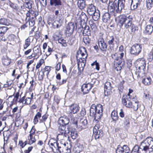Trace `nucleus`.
<instances>
[{"mask_svg":"<svg viewBox=\"0 0 153 153\" xmlns=\"http://www.w3.org/2000/svg\"><path fill=\"white\" fill-rule=\"evenodd\" d=\"M0 24L7 25H8V23L7 22V20L4 18L1 19L0 21Z\"/></svg>","mask_w":153,"mask_h":153,"instance_id":"50","label":"nucleus"},{"mask_svg":"<svg viewBox=\"0 0 153 153\" xmlns=\"http://www.w3.org/2000/svg\"><path fill=\"white\" fill-rule=\"evenodd\" d=\"M62 24L59 23V21L57 20L54 21L53 23L51 24V27L54 28H58Z\"/></svg>","mask_w":153,"mask_h":153,"instance_id":"41","label":"nucleus"},{"mask_svg":"<svg viewBox=\"0 0 153 153\" xmlns=\"http://www.w3.org/2000/svg\"><path fill=\"white\" fill-rule=\"evenodd\" d=\"M85 26L83 30V34L84 35H87L88 36L91 35V31L89 29V27L88 26L85 25Z\"/></svg>","mask_w":153,"mask_h":153,"instance_id":"30","label":"nucleus"},{"mask_svg":"<svg viewBox=\"0 0 153 153\" xmlns=\"http://www.w3.org/2000/svg\"><path fill=\"white\" fill-rule=\"evenodd\" d=\"M145 30L148 34H150L153 30V27L151 25H148L146 27Z\"/></svg>","mask_w":153,"mask_h":153,"instance_id":"39","label":"nucleus"},{"mask_svg":"<svg viewBox=\"0 0 153 153\" xmlns=\"http://www.w3.org/2000/svg\"><path fill=\"white\" fill-rule=\"evenodd\" d=\"M117 13V16H116L114 15L115 17H116L115 20L116 22L120 24L121 26H123L125 22V28L127 29L130 28L132 32L134 33L135 31L137 30L138 27L132 23V18L131 16L129 15L127 17L124 15L118 16L117 15V13Z\"/></svg>","mask_w":153,"mask_h":153,"instance_id":"1","label":"nucleus"},{"mask_svg":"<svg viewBox=\"0 0 153 153\" xmlns=\"http://www.w3.org/2000/svg\"><path fill=\"white\" fill-rule=\"evenodd\" d=\"M87 120L85 118L81 119L76 125V128L79 130L86 128L87 127Z\"/></svg>","mask_w":153,"mask_h":153,"instance_id":"14","label":"nucleus"},{"mask_svg":"<svg viewBox=\"0 0 153 153\" xmlns=\"http://www.w3.org/2000/svg\"><path fill=\"white\" fill-rule=\"evenodd\" d=\"M41 117V113L39 112H37L34 117L33 122L34 124H36L38 122V118Z\"/></svg>","mask_w":153,"mask_h":153,"instance_id":"42","label":"nucleus"},{"mask_svg":"<svg viewBox=\"0 0 153 153\" xmlns=\"http://www.w3.org/2000/svg\"><path fill=\"white\" fill-rule=\"evenodd\" d=\"M87 56V54L86 48L84 47L81 48L76 55L77 60H79L78 64H79L82 62V63L81 65L82 67V66L83 67H84L86 62V58Z\"/></svg>","mask_w":153,"mask_h":153,"instance_id":"9","label":"nucleus"},{"mask_svg":"<svg viewBox=\"0 0 153 153\" xmlns=\"http://www.w3.org/2000/svg\"><path fill=\"white\" fill-rule=\"evenodd\" d=\"M71 122L73 124L75 125V126L76 127V125L78 123V118L73 116L71 117Z\"/></svg>","mask_w":153,"mask_h":153,"instance_id":"43","label":"nucleus"},{"mask_svg":"<svg viewBox=\"0 0 153 153\" xmlns=\"http://www.w3.org/2000/svg\"><path fill=\"white\" fill-rule=\"evenodd\" d=\"M77 4L80 9H83L85 7V1L84 0H78Z\"/></svg>","mask_w":153,"mask_h":153,"instance_id":"35","label":"nucleus"},{"mask_svg":"<svg viewBox=\"0 0 153 153\" xmlns=\"http://www.w3.org/2000/svg\"><path fill=\"white\" fill-rule=\"evenodd\" d=\"M86 114L85 109L83 108L81 110L80 112V114L82 116H84Z\"/></svg>","mask_w":153,"mask_h":153,"instance_id":"59","label":"nucleus"},{"mask_svg":"<svg viewBox=\"0 0 153 153\" xmlns=\"http://www.w3.org/2000/svg\"><path fill=\"white\" fill-rule=\"evenodd\" d=\"M124 0H115L113 3H109L108 10L114 16H117V13H120L124 7Z\"/></svg>","mask_w":153,"mask_h":153,"instance_id":"4","label":"nucleus"},{"mask_svg":"<svg viewBox=\"0 0 153 153\" xmlns=\"http://www.w3.org/2000/svg\"><path fill=\"white\" fill-rule=\"evenodd\" d=\"M129 152V148L126 145L123 146H119L116 151V153H128Z\"/></svg>","mask_w":153,"mask_h":153,"instance_id":"17","label":"nucleus"},{"mask_svg":"<svg viewBox=\"0 0 153 153\" xmlns=\"http://www.w3.org/2000/svg\"><path fill=\"white\" fill-rule=\"evenodd\" d=\"M92 15L93 19L94 21H97L99 18L100 16L99 11V10H96Z\"/></svg>","mask_w":153,"mask_h":153,"instance_id":"36","label":"nucleus"},{"mask_svg":"<svg viewBox=\"0 0 153 153\" xmlns=\"http://www.w3.org/2000/svg\"><path fill=\"white\" fill-rule=\"evenodd\" d=\"M44 61V60L43 59H40L39 62L37 63L36 65V69H39L40 67L42 65V63H43Z\"/></svg>","mask_w":153,"mask_h":153,"instance_id":"51","label":"nucleus"},{"mask_svg":"<svg viewBox=\"0 0 153 153\" xmlns=\"http://www.w3.org/2000/svg\"><path fill=\"white\" fill-rule=\"evenodd\" d=\"M102 20L103 22L109 24L111 22L110 19V15L108 12H106L103 14L102 16Z\"/></svg>","mask_w":153,"mask_h":153,"instance_id":"21","label":"nucleus"},{"mask_svg":"<svg viewBox=\"0 0 153 153\" xmlns=\"http://www.w3.org/2000/svg\"><path fill=\"white\" fill-rule=\"evenodd\" d=\"M124 125L127 127L128 126L129 124V122L128 118H125L124 120Z\"/></svg>","mask_w":153,"mask_h":153,"instance_id":"54","label":"nucleus"},{"mask_svg":"<svg viewBox=\"0 0 153 153\" xmlns=\"http://www.w3.org/2000/svg\"><path fill=\"white\" fill-rule=\"evenodd\" d=\"M136 62L137 64V67L135 74L137 77H142L145 73L146 61L145 59L140 58L137 59Z\"/></svg>","mask_w":153,"mask_h":153,"instance_id":"6","label":"nucleus"},{"mask_svg":"<svg viewBox=\"0 0 153 153\" xmlns=\"http://www.w3.org/2000/svg\"><path fill=\"white\" fill-rule=\"evenodd\" d=\"M99 125H96L93 128V134L95 139L99 138L102 136V131L101 130H99Z\"/></svg>","mask_w":153,"mask_h":153,"instance_id":"15","label":"nucleus"},{"mask_svg":"<svg viewBox=\"0 0 153 153\" xmlns=\"http://www.w3.org/2000/svg\"><path fill=\"white\" fill-rule=\"evenodd\" d=\"M52 51L53 50L52 49L48 46V54H46V55H49Z\"/></svg>","mask_w":153,"mask_h":153,"instance_id":"64","label":"nucleus"},{"mask_svg":"<svg viewBox=\"0 0 153 153\" xmlns=\"http://www.w3.org/2000/svg\"><path fill=\"white\" fill-rule=\"evenodd\" d=\"M98 41L99 46L100 49L102 51H105L107 48V45L103 38L101 36L99 37Z\"/></svg>","mask_w":153,"mask_h":153,"instance_id":"16","label":"nucleus"},{"mask_svg":"<svg viewBox=\"0 0 153 153\" xmlns=\"http://www.w3.org/2000/svg\"><path fill=\"white\" fill-rule=\"evenodd\" d=\"M119 115L121 117L123 118L124 117V113L122 109H121L120 110V112L119 113Z\"/></svg>","mask_w":153,"mask_h":153,"instance_id":"57","label":"nucleus"},{"mask_svg":"<svg viewBox=\"0 0 153 153\" xmlns=\"http://www.w3.org/2000/svg\"><path fill=\"white\" fill-rule=\"evenodd\" d=\"M80 18L82 21H87L88 19L86 14L84 12H82L80 15Z\"/></svg>","mask_w":153,"mask_h":153,"instance_id":"45","label":"nucleus"},{"mask_svg":"<svg viewBox=\"0 0 153 153\" xmlns=\"http://www.w3.org/2000/svg\"><path fill=\"white\" fill-rule=\"evenodd\" d=\"M30 38L28 37L25 40V44L23 45V48L24 49H26L30 45Z\"/></svg>","mask_w":153,"mask_h":153,"instance_id":"37","label":"nucleus"},{"mask_svg":"<svg viewBox=\"0 0 153 153\" xmlns=\"http://www.w3.org/2000/svg\"><path fill=\"white\" fill-rule=\"evenodd\" d=\"M131 97L129 96H123L122 98V102L123 105L128 108H132L134 110L136 111L138 109V101H135L132 105L130 100Z\"/></svg>","mask_w":153,"mask_h":153,"instance_id":"10","label":"nucleus"},{"mask_svg":"<svg viewBox=\"0 0 153 153\" xmlns=\"http://www.w3.org/2000/svg\"><path fill=\"white\" fill-rule=\"evenodd\" d=\"M83 41L86 44H89L90 42V39L88 36L84 37L83 39Z\"/></svg>","mask_w":153,"mask_h":153,"instance_id":"52","label":"nucleus"},{"mask_svg":"<svg viewBox=\"0 0 153 153\" xmlns=\"http://www.w3.org/2000/svg\"><path fill=\"white\" fill-rule=\"evenodd\" d=\"M24 7H25L26 8H28L29 10L32 7L31 4L29 1L25 2L24 4Z\"/></svg>","mask_w":153,"mask_h":153,"instance_id":"47","label":"nucleus"},{"mask_svg":"<svg viewBox=\"0 0 153 153\" xmlns=\"http://www.w3.org/2000/svg\"><path fill=\"white\" fill-rule=\"evenodd\" d=\"M0 36L1 37V40L2 41L4 42L7 39V37L5 36V35H3L2 36Z\"/></svg>","mask_w":153,"mask_h":153,"instance_id":"60","label":"nucleus"},{"mask_svg":"<svg viewBox=\"0 0 153 153\" xmlns=\"http://www.w3.org/2000/svg\"><path fill=\"white\" fill-rule=\"evenodd\" d=\"M119 53L120 55V58H125L126 56V52L124 50V47L123 45L120 46L119 47Z\"/></svg>","mask_w":153,"mask_h":153,"instance_id":"28","label":"nucleus"},{"mask_svg":"<svg viewBox=\"0 0 153 153\" xmlns=\"http://www.w3.org/2000/svg\"><path fill=\"white\" fill-rule=\"evenodd\" d=\"M140 0H132L131 4V10L136 9L140 4Z\"/></svg>","mask_w":153,"mask_h":153,"instance_id":"25","label":"nucleus"},{"mask_svg":"<svg viewBox=\"0 0 153 153\" xmlns=\"http://www.w3.org/2000/svg\"><path fill=\"white\" fill-rule=\"evenodd\" d=\"M144 151L146 153H150L153 151V140L151 137H148L143 141L140 146L135 145L133 148L131 152L133 153H141Z\"/></svg>","mask_w":153,"mask_h":153,"instance_id":"3","label":"nucleus"},{"mask_svg":"<svg viewBox=\"0 0 153 153\" xmlns=\"http://www.w3.org/2000/svg\"><path fill=\"white\" fill-rule=\"evenodd\" d=\"M51 67L46 66L44 68L42 69L41 71L39 73L38 76L39 80H42L45 75H46L47 77L48 78V74L51 70Z\"/></svg>","mask_w":153,"mask_h":153,"instance_id":"13","label":"nucleus"},{"mask_svg":"<svg viewBox=\"0 0 153 153\" xmlns=\"http://www.w3.org/2000/svg\"><path fill=\"white\" fill-rule=\"evenodd\" d=\"M31 100V98L29 97L26 98L25 96H24L19 100L18 102L19 103H22L23 104L28 105L30 103Z\"/></svg>","mask_w":153,"mask_h":153,"instance_id":"23","label":"nucleus"},{"mask_svg":"<svg viewBox=\"0 0 153 153\" xmlns=\"http://www.w3.org/2000/svg\"><path fill=\"white\" fill-rule=\"evenodd\" d=\"M118 42L115 40L113 36L110 37L108 41V43L111 48H113L115 44L118 43Z\"/></svg>","mask_w":153,"mask_h":153,"instance_id":"27","label":"nucleus"},{"mask_svg":"<svg viewBox=\"0 0 153 153\" xmlns=\"http://www.w3.org/2000/svg\"><path fill=\"white\" fill-rule=\"evenodd\" d=\"M8 28L6 27H0V36L5 35L6 32L8 30Z\"/></svg>","mask_w":153,"mask_h":153,"instance_id":"38","label":"nucleus"},{"mask_svg":"<svg viewBox=\"0 0 153 153\" xmlns=\"http://www.w3.org/2000/svg\"><path fill=\"white\" fill-rule=\"evenodd\" d=\"M146 7L148 9H150L153 7L152 0H146Z\"/></svg>","mask_w":153,"mask_h":153,"instance_id":"40","label":"nucleus"},{"mask_svg":"<svg viewBox=\"0 0 153 153\" xmlns=\"http://www.w3.org/2000/svg\"><path fill=\"white\" fill-rule=\"evenodd\" d=\"M16 120L17 121L19 120H20V118H22L20 117V113H18L16 114Z\"/></svg>","mask_w":153,"mask_h":153,"instance_id":"62","label":"nucleus"},{"mask_svg":"<svg viewBox=\"0 0 153 153\" xmlns=\"http://www.w3.org/2000/svg\"><path fill=\"white\" fill-rule=\"evenodd\" d=\"M151 78L149 77H147L143 78L142 81V83L145 85H149L151 84Z\"/></svg>","mask_w":153,"mask_h":153,"instance_id":"32","label":"nucleus"},{"mask_svg":"<svg viewBox=\"0 0 153 153\" xmlns=\"http://www.w3.org/2000/svg\"><path fill=\"white\" fill-rule=\"evenodd\" d=\"M111 117L114 121H116L118 120L119 117L118 115L117 112L115 110L113 111L111 113Z\"/></svg>","mask_w":153,"mask_h":153,"instance_id":"33","label":"nucleus"},{"mask_svg":"<svg viewBox=\"0 0 153 153\" xmlns=\"http://www.w3.org/2000/svg\"><path fill=\"white\" fill-rule=\"evenodd\" d=\"M57 20L59 21V23L62 24L63 22L64 18L61 14H59L56 16Z\"/></svg>","mask_w":153,"mask_h":153,"instance_id":"44","label":"nucleus"},{"mask_svg":"<svg viewBox=\"0 0 153 153\" xmlns=\"http://www.w3.org/2000/svg\"><path fill=\"white\" fill-rule=\"evenodd\" d=\"M90 116L94 117L96 121L100 120L102 114V106L100 104L97 105L92 104L91 107L90 111Z\"/></svg>","mask_w":153,"mask_h":153,"instance_id":"5","label":"nucleus"},{"mask_svg":"<svg viewBox=\"0 0 153 153\" xmlns=\"http://www.w3.org/2000/svg\"><path fill=\"white\" fill-rule=\"evenodd\" d=\"M111 56L114 60V66L115 69L117 71L120 70L124 65L125 58H120L119 53L117 52L112 54Z\"/></svg>","mask_w":153,"mask_h":153,"instance_id":"7","label":"nucleus"},{"mask_svg":"<svg viewBox=\"0 0 153 153\" xmlns=\"http://www.w3.org/2000/svg\"><path fill=\"white\" fill-rule=\"evenodd\" d=\"M79 105L76 104H73L69 106V112L71 114L76 113L79 110Z\"/></svg>","mask_w":153,"mask_h":153,"instance_id":"18","label":"nucleus"},{"mask_svg":"<svg viewBox=\"0 0 153 153\" xmlns=\"http://www.w3.org/2000/svg\"><path fill=\"white\" fill-rule=\"evenodd\" d=\"M9 5L11 7L16 10H17L18 9V7L17 4L12 3L10 1H9Z\"/></svg>","mask_w":153,"mask_h":153,"instance_id":"48","label":"nucleus"},{"mask_svg":"<svg viewBox=\"0 0 153 153\" xmlns=\"http://www.w3.org/2000/svg\"><path fill=\"white\" fill-rule=\"evenodd\" d=\"M21 95H19V92H17L15 94V95L14 96V99H13V100H14L15 99V101H17L18 100V99L19 97Z\"/></svg>","mask_w":153,"mask_h":153,"instance_id":"58","label":"nucleus"},{"mask_svg":"<svg viewBox=\"0 0 153 153\" xmlns=\"http://www.w3.org/2000/svg\"><path fill=\"white\" fill-rule=\"evenodd\" d=\"M111 89L112 87L111 82H106L105 83L104 85L105 94L106 95L110 94Z\"/></svg>","mask_w":153,"mask_h":153,"instance_id":"20","label":"nucleus"},{"mask_svg":"<svg viewBox=\"0 0 153 153\" xmlns=\"http://www.w3.org/2000/svg\"><path fill=\"white\" fill-rule=\"evenodd\" d=\"M90 82H89L87 84H84L83 85L82 87V91L84 94H86L88 93L93 86L94 84L96 81L95 78L89 79Z\"/></svg>","mask_w":153,"mask_h":153,"instance_id":"11","label":"nucleus"},{"mask_svg":"<svg viewBox=\"0 0 153 153\" xmlns=\"http://www.w3.org/2000/svg\"><path fill=\"white\" fill-rule=\"evenodd\" d=\"M35 130L32 129L30 132L29 138H28V140L29 141L28 142V144L31 145L36 141V139L35 138Z\"/></svg>","mask_w":153,"mask_h":153,"instance_id":"19","label":"nucleus"},{"mask_svg":"<svg viewBox=\"0 0 153 153\" xmlns=\"http://www.w3.org/2000/svg\"><path fill=\"white\" fill-rule=\"evenodd\" d=\"M4 102H3V100L0 99V110H2L4 107Z\"/></svg>","mask_w":153,"mask_h":153,"instance_id":"55","label":"nucleus"},{"mask_svg":"<svg viewBox=\"0 0 153 153\" xmlns=\"http://www.w3.org/2000/svg\"><path fill=\"white\" fill-rule=\"evenodd\" d=\"M47 118V116L46 115H44L42 117V119L40 120L42 122L45 121Z\"/></svg>","mask_w":153,"mask_h":153,"instance_id":"61","label":"nucleus"},{"mask_svg":"<svg viewBox=\"0 0 153 153\" xmlns=\"http://www.w3.org/2000/svg\"><path fill=\"white\" fill-rule=\"evenodd\" d=\"M75 27V25L74 23L72 22L69 23L66 28V33L71 34L74 32Z\"/></svg>","mask_w":153,"mask_h":153,"instance_id":"22","label":"nucleus"},{"mask_svg":"<svg viewBox=\"0 0 153 153\" xmlns=\"http://www.w3.org/2000/svg\"><path fill=\"white\" fill-rule=\"evenodd\" d=\"M61 63L59 62L56 64L55 67L56 70L59 71L60 70L61 68Z\"/></svg>","mask_w":153,"mask_h":153,"instance_id":"56","label":"nucleus"},{"mask_svg":"<svg viewBox=\"0 0 153 153\" xmlns=\"http://www.w3.org/2000/svg\"><path fill=\"white\" fill-rule=\"evenodd\" d=\"M89 24L90 27L92 30L95 28V25L92 22H89Z\"/></svg>","mask_w":153,"mask_h":153,"instance_id":"63","label":"nucleus"},{"mask_svg":"<svg viewBox=\"0 0 153 153\" xmlns=\"http://www.w3.org/2000/svg\"><path fill=\"white\" fill-rule=\"evenodd\" d=\"M33 53L37 54L40 55L42 54V52L40 48V45H37L33 48Z\"/></svg>","mask_w":153,"mask_h":153,"instance_id":"34","label":"nucleus"},{"mask_svg":"<svg viewBox=\"0 0 153 153\" xmlns=\"http://www.w3.org/2000/svg\"><path fill=\"white\" fill-rule=\"evenodd\" d=\"M70 130L68 127L64 125H60L57 131L58 135L57 138L58 141H64L66 138L67 134Z\"/></svg>","mask_w":153,"mask_h":153,"instance_id":"8","label":"nucleus"},{"mask_svg":"<svg viewBox=\"0 0 153 153\" xmlns=\"http://www.w3.org/2000/svg\"><path fill=\"white\" fill-rule=\"evenodd\" d=\"M50 4L51 5L55 6L62 5L61 0H50Z\"/></svg>","mask_w":153,"mask_h":153,"instance_id":"31","label":"nucleus"},{"mask_svg":"<svg viewBox=\"0 0 153 153\" xmlns=\"http://www.w3.org/2000/svg\"><path fill=\"white\" fill-rule=\"evenodd\" d=\"M58 42L59 43L61 44L64 47H66L67 46L66 41L63 38H61L59 39L58 40Z\"/></svg>","mask_w":153,"mask_h":153,"instance_id":"46","label":"nucleus"},{"mask_svg":"<svg viewBox=\"0 0 153 153\" xmlns=\"http://www.w3.org/2000/svg\"><path fill=\"white\" fill-rule=\"evenodd\" d=\"M142 48V45L137 43L133 45L130 50L131 54L135 56H138L141 52Z\"/></svg>","mask_w":153,"mask_h":153,"instance_id":"12","label":"nucleus"},{"mask_svg":"<svg viewBox=\"0 0 153 153\" xmlns=\"http://www.w3.org/2000/svg\"><path fill=\"white\" fill-rule=\"evenodd\" d=\"M69 122V120L66 117H61L59 120V123L60 125L65 126L68 124Z\"/></svg>","mask_w":153,"mask_h":153,"instance_id":"24","label":"nucleus"},{"mask_svg":"<svg viewBox=\"0 0 153 153\" xmlns=\"http://www.w3.org/2000/svg\"><path fill=\"white\" fill-rule=\"evenodd\" d=\"M3 64L4 65H9L11 62V59L7 56H3L2 59Z\"/></svg>","mask_w":153,"mask_h":153,"instance_id":"29","label":"nucleus"},{"mask_svg":"<svg viewBox=\"0 0 153 153\" xmlns=\"http://www.w3.org/2000/svg\"><path fill=\"white\" fill-rule=\"evenodd\" d=\"M96 11L95 7L94 5L91 4L88 5L87 12L89 15H93Z\"/></svg>","mask_w":153,"mask_h":153,"instance_id":"26","label":"nucleus"},{"mask_svg":"<svg viewBox=\"0 0 153 153\" xmlns=\"http://www.w3.org/2000/svg\"><path fill=\"white\" fill-rule=\"evenodd\" d=\"M27 12L26 14V15L27 17H30L31 15L34 13V12L31 9H29L27 10Z\"/></svg>","mask_w":153,"mask_h":153,"instance_id":"53","label":"nucleus"},{"mask_svg":"<svg viewBox=\"0 0 153 153\" xmlns=\"http://www.w3.org/2000/svg\"><path fill=\"white\" fill-rule=\"evenodd\" d=\"M48 144L52 150L55 152L60 153H70L71 152L70 148L64 141H56L53 139H51L49 141Z\"/></svg>","mask_w":153,"mask_h":153,"instance_id":"2","label":"nucleus"},{"mask_svg":"<svg viewBox=\"0 0 153 153\" xmlns=\"http://www.w3.org/2000/svg\"><path fill=\"white\" fill-rule=\"evenodd\" d=\"M71 135L73 139H75L77 137V133L76 131H71Z\"/></svg>","mask_w":153,"mask_h":153,"instance_id":"49","label":"nucleus"}]
</instances>
